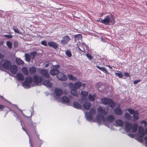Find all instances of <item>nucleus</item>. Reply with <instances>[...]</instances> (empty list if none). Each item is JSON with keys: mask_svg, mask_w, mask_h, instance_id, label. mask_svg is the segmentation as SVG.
Here are the masks:
<instances>
[{"mask_svg": "<svg viewBox=\"0 0 147 147\" xmlns=\"http://www.w3.org/2000/svg\"><path fill=\"white\" fill-rule=\"evenodd\" d=\"M45 67H48L49 66V64H51L50 63H49L47 61L45 63Z\"/></svg>", "mask_w": 147, "mask_h": 147, "instance_id": "nucleus-61", "label": "nucleus"}, {"mask_svg": "<svg viewBox=\"0 0 147 147\" xmlns=\"http://www.w3.org/2000/svg\"><path fill=\"white\" fill-rule=\"evenodd\" d=\"M13 113L14 116L16 117L17 119H19V117L18 114L15 111H13Z\"/></svg>", "mask_w": 147, "mask_h": 147, "instance_id": "nucleus-58", "label": "nucleus"}, {"mask_svg": "<svg viewBox=\"0 0 147 147\" xmlns=\"http://www.w3.org/2000/svg\"><path fill=\"white\" fill-rule=\"evenodd\" d=\"M115 74L116 76H118L119 78H122L123 76V74L120 72L118 73L115 72Z\"/></svg>", "mask_w": 147, "mask_h": 147, "instance_id": "nucleus-46", "label": "nucleus"}, {"mask_svg": "<svg viewBox=\"0 0 147 147\" xmlns=\"http://www.w3.org/2000/svg\"><path fill=\"white\" fill-rule=\"evenodd\" d=\"M40 73L42 76H44L45 78H49L50 75L47 70L44 69H41L40 71Z\"/></svg>", "mask_w": 147, "mask_h": 147, "instance_id": "nucleus-7", "label": "nucleus"}, {"mask_svg": "<svg viewBox=\"0 0 147 147\" xmlns=\"http://www.w3.org/2000/svg\"><path fill=\"white\" fill-rule=\"evenodd\" d=\"M10 71L13 74H15L17 72L18 68L16 65H11L9 68Z\"/></svg>", "mask_w": 147, "mask_h": 147, "instance_id": "nucleus-9", "label": "nucleus"}, {"mask_svg": "<svg viewBox=\"0 0 147 147\" xmlns=\"http://www.w3.org/2000/svg\"><path fill=\"white\" fill-rule=\"evenodd\" d=\"M43 84L48 88H51L52 87V83L49 80L46 79L44 80L43 79Z\"/></svg>", "mask_w": 147, "mask_h": 147, "instance_id": "nucleus-16", "label": "nucleus"}, {"mask_svg": "<svg viewBox=\"0 0 147 147\" xmlns=\"http://www.w3.org/2000/svg\"><path fill=\"white\" fill-rule=\"evenodd\" d=\"M32 78L30 76H28L25 78L24 82L26 83L31 84L32 82Z\"/></svg>", "mask_w": 147, "mask_h": 147, "instance_id": "nucleus-31", "label": "nucleus"}, {"mask_svg": "<svg viewBox=\"0 0 147 147\" xmlns=\"http://www.w3.org/2000/svg\"><path fill=\"white\" fill-rule=\"evenodd\" d=\"M71 93L73 96H78V94L75 89H71Z\"/></svg>", "mask_w": 147, "mask_h": 147, "instance_id": "nucleus-36", "label": "nucleus"}, {"mask_svg": "<svg viewBox=\"0 0 147 147\" xmlns=\"http://www.w3.org/2000/svg\"><path fill=\"white\" fill-rule=\"evenodd\" d=\"M59 72V71L58 69L51 68V69L50 71V74L53 76H55L58 75Z\"/></svg>", "mask_w": 147, "mask_h": 147, "instance_id": "nucleus-20", "label": "nucleus"}, {"mask_svg": "<svg viewBox=\"0 0 147 147\" xmlns=\"http://www.w3.org/2000/svg\"><path fill=\"white\" fill-rule=\"evenodd\" d=\"M52 66L53 67H52L53 68H54L55 69H58L60 67V65H52Z\"/></svg>", "mask_w": 147, "mask_h": 147, "instance_id": "nucleus-55", "label": "nucleus"}, {"mask_svg": "<svg viewBox=\"0 0 147 147\" xmlns=\"http://www.w3.org/2000/svg\"><path fill=\"white\" fill-rule=\"evenodd\" d=\"M27 125L29 130H32V133L33 134L34 133L38 136H40L38 134L36 128V124L31 119L28 120L27 122Z\"/></svg>", "mask_w": 147, "mask_h": 147, "instance_id": "nucleus-3", "label": "nucleus"}, {"mask_svg": "<svg viewBox=\"0 0 147 147\" xmlns=\"http://www.w3.org/2000/svg\"><path fill=\"white\" fill-rule=\"evenodd\" d=\"M22 71L23 73L25 75H28V69L27 68L25 67H24L22 69Z\"/></svg>", "mask_w": 147, "mask_h": 147, "instance_id": "nucleus-43", "label": "nucleus"}, {"mask_svg": "<svg viewBox=\"0 0 147 147\" xmlns=\"http://www.w3.org/2000/svg\"><path fill=\"white\" fill-rule=\"evenodd\" d=\"M124 75L126 77H128L129 76V74L128 72H124Z\"/></svg>", "mask_w": 147, "mask_h": 147, "instance_id": "nucleus-63", "label": "nucleus"}, {"mask_svg": "<svg viewBox=\"0 0 147 147\" xmlns=\"http://www.w3.org/2000/svg\"><path fill=\"white\" fill-rule=\"evenodd\" d=\"M38 140H37V144L38 145V147H40L41 145L42 144L43 141L41 140L39 138V137L37 136Z\"/></svg>", "mask_w": 147, "mask_h": 147, "instance_id": "nucleus-38", "label": "nucleus"}, {"mask_svg": "<svg viewBox=\"0 0 147 147\" xmlns=\"http://www.w3.org/2000/svg\"><path fill=\"white\" fill-rule=\"evenodd\" d=\"M25 59L26 61L28 62L30 61L31 60L30 56L29 54L26 53L25 54Z\"/></svg>", "mask_w": 147, "mask_h": 147, "instance_id": "nucleus-34", "label": "nucleus"}, {"mask_svg": "<svg viewBox=\"0 0 147 147\" xmlns=\"http://www.w3.org/2000/svg\"><path fill=\"white\" fill-rule=\"evenodd\" d=\"M138 134L140 137H143L145 135L144 128L142 127H140L139 128Z\"/></svg>", "mask_w": 147, "mask_h": 147, "instance_id": "nucleus-19", "label": "nucleus"}, {"mask_svg": "<svg viewBox=\"0 0 147 147\" xmlns=\"http://www.w3.org/2000/svg\"><path fill=\"white\" fill-rule=\"evenodd\" d=\"M96 96L95 94L93 95H91L90 94L88 96V97L89 100L91 101H94L95 100V97Z\"/></svg>", "mask_w": 147, "mask_h": 147, "instance_id": "nucleus-37", "label": "nucleus"}, {"mask_svg": "<svg viewBox=\"0 0 147 147\" xmlns=\"http://www.w3.org/2000/svg\"><path fill=\"white\" fill-rule=\"evenodd\" d=\"M140 123L141 124H143L144 126H146L147 125V122L145 120H143L140 121Z\"/></svg>", "mask_w": 147, "mask_h": 147, "instance_id": "nucleus-57", "label": "nucleus"}, {"mask_svg": "<svg viewBox=\"0 0 147 147\" xmlns=\"http://www.w3.org/2000/svg\"><path fill=\"white\" fill-rule=\"evenodd\" d=\"M68 79L70 80L76 81L77 80V78L73 76V75L71 74L67 76Z\"/></svg>", "mask_w": 147, "mask_h": 147, "instance_id": "nucleus-35", "label": "nucleus"}, {"mask_svg": "<svg viewBox=\"0 0 147 147\" xmlns=\"http://www.w3.org/2000/svg\"><path fill=\"white\" fill-rule=\"evenodd\" d=\"M66 55L69 57H71V52L68 50L67 51L65 52Z\"/></svg>", "mask_w": 147, "mask_h": 147, "instance_id": "nucleus-51", "label": "nucleus"}, {"mask_svg": "<svg viewBox=\"0 0 147 147\" xmlns=\"http://www.w3.org/2000/svg\"><path fill=\"white\" fill-rule=\"evenodd\" d=\"M29 71L30 74L32 75L35 73L36 71V68L34 67H32L29 68Z\"/></svg>", "mask_w": 147, "mask_h": 147, "instance_id": "nucleus-29", "label": "nucleus"}, {"mask_svg": "<svg viewBox=\"0 0 147 147\" xmlns=\"http://www.w3.org/2000/svg\"><path fill=\"white\" fill-rule=\"evenodd\" d=\"M37 54V52L36 51L32 52L30 53V56L31 59L32 60L34 59L36 55Z\"/></svg>", "mask_w": 147, "mask_h": 147, "instance_id": "nucleus-33", "label": "nucleus"}, {"mask_svg": "<svg viewBox=\"0 0 147 147\" xmlns=\"http://www.w3.org/2000/svg\"><path fill=\"white\" fill-rule=\"evenodd\" d=\"M13 30H14L15 33L19 34H21V32H20L19 31L18 28L16 27H15V26H13Z\"/></svg>", "mask_w": 147, "mask_h": 147, "instance_id": "nucleus-44", "label": "nucleus"}, {"mask_svg": "<svg viewBox=\"0 0 147 147\" xmlns=\"http://www.w3.org/2000/svg\"><path fill=\"white\" fill-rule=\"evenodd\" d=\"M119 107H117L114 110V113L117 115H121L123 114V111L122 110L119 108L120 105L119 104Z\"/></svg>", "mask_w": 147, "mask_h": 147, "instance_id": "nucleus-12", "label": "nucleus"}, {"mask_svg": "<svg viewBox=\"0 0 147 147\" xmlns=\"http://www.w3.org/2000/svg\"><path fill=\"white\" fill-rule=\"evenodd\" d=\"M98 113H101L100 114L106 115V114L105 111L101 107L98 108Z\"/></svg>", "mask_w": 147, "mask_h": 147, "instance_id": "nucleus-32", "label": "nucleus"}, {"mask_svg": "<svg viewBox=\"0 0 147 147\" xmlns=\"http://www.w3.org/2000/svg\"><path fill=\"white\" fill-rule=\"evenodd\" d=\"M74 37L76 40H81L82 38V36L81 34L75 35Z\"/></svg>", "mask_w": 147, "mask_h": 147, "instance_id": "nucleus-39", "label": "nucleus"}, {"mask_svg": "<svg viewBox=\"0 0 147 147\" xmlns=\"http://www.w3.org/2000/svg\"><path fill=\"white\" fill-rule=\"evenodd\" d=\"M70 40H71V39L69 36H65L63 37L61 41V43L63 45H65Z\"/></svg>", "mask_w": 147, "mask_h": 147, "instance_id": "nucleus-15", "label": "nucleus"}, {"mask_svg": "<svg viewBox=\"0 0 147 147\" xmlns=\"http://www.w3.org/2000/svg\"><path fill=\"white\" fill-rule=\"evenodd\" d=\"M3 36L4 37L8 38H11L13 36L11 35L5 34Z\"/></svg>", "mask_w": 147, "mask_h": 147, "instance_id": "nucleus-56", "label": "nucleus"}, {"mask_svg": "<svg viewBox=\"0 0 147 147\" xmlns=\"http://www.w3.org/2000/svg\"><path fill=\"white\" fill-rule=\"evenodd\" d=\"M141 81L140 80H134V84H136L140 82Z\"/></svg>", "mask_w": 147, "mask_h": 147, "instance_id": "nucleus-59", "label": "nucleus"}, {"mask_svg": "<svg viewBox=\"0 0 147 147\" xmlns=\"http://www.w3.org/2000/svg\"><path fill=\"white\" fill-rule=\"evenodd\" d=\"M86 55L90 60H91L92 59L93 57L90 54L87 53L86 54Z\"/></svg>", "mask_w": 147, "mask_h": 147, "instance_id": "nucleus-50", "label": "nucleus"}, {"mask_svg": "<svg viewBox=\"0 0 147 147\" xmlns=\"http://www.w3.org/2000/svg\"><path fill=\"white\" fill-rule=\"evenodd\" d=\"M69 99L67 96H64L61 98V102L63 103H69Z\"/></svg>", "mask_w": 147, "mask_h": 147, "instance_id": "nucleus-25", "label": "nucleus"}, {"mask_svg": "<svg viewBox=\"0 0 147 147\" xmlns=\"http://www.w3.org/2000/svg\"><path fill=\"white\" fill-rule=\"evenodd\" d=\"M143 137H140V136H138L137 137L136 140L139 142H142L143 141V140L142 139Z\"/></svg>", "mask_w": 147, "mask_h": 147, "instance_id": "nucleus-54", "label": "nucleus"}, {"mask_svg": "<svg viewBox=\"0 0 147 147\" xmlns=\"http://www.w3.org/2000/svg\"><path fill=\"white\" fill-rule=\"evenodd\" d=\"M49 46L50 47H53L54 49H56L58 47V44L53 41L49 42L48 43Z\"/></svg>", "mask_w": 147, "mask_h": 147, "instance_id": "nucleus-18", "label": "nucleus"}, {"mask_svg": "<svg viewBox=\"0 0 147 147\" xmlns=\"http://www.w3.org/2000/svg\"><path fill=\"white\" fill-rule=\"evenodd\" d=\"M115 122L117 126L122 127L123 125V122L121 119H117L115 120Z\"/></svg>", "mask_w": 147, "mask_h": 147, "instance_id": "nucleus-27", "label": "nucleus"}, {"mask_svg": "<svg viewBox=\"0 0 147 147\" xmlns=\"http://www.w3.org/2000/svg\"><path fill=\"white\" fill-rule=\"evenodd\" d=\"M70 84L72 87L75 89H78L81 87L82 85V83L79 81H76L74 84L70 83Z\"/></svg>", "mask_w": 147, "mask_h": 147, "instance_id": "nucleus-8", "label": "nucleus"}, {"mask_svg": "<svg viewBox=\"0 0 147 147\" xmlns=\"http://www.w3.org/2000/svg\"><path fill=\"white\" fill-rule=\"evenodd\" d=\"M127 110L128 111L129 113L131 114H133L136 111H134V110L131 109H127Z\"/></svg>", "mask_w": 147, "mask_h": 147, "instance_id": "nucleus-52", "label": "nucleus"}, {"mask_svg": "<svg viewBox=\"0 0 147 147\" xmlns=\"http://www.w3.org/2000/svg\"><path fill=\"white\" fill-rule=\"evenodd\" d=\"M31 111H30L31 115L29 116L30 117H31L32 116V114L34 113V108L33 107H31Z\"/></svg>", "mask_w": 147, "mask_h": 147, "instance_id": "nucleus-60", "label": "nucleus"}, {"mask_svg": "<svg viewBox=\"0 0 147 147\" xmlns=\"http://www.w3.org/2000/svg\"><path fill=\"white\" fill-rule=\"evenodd\" d=\"M6 45L9 49H11L12 47V43L10 41H7L6 42Z\"/></svg>", "mask_w": 147, "mask_h": 147, "instance_id": "nucleus-48", "label": "nucleus"}, {"mask_svg": "<svg viewBox=\"0 0 147 147\" xmlns=\"http://www.w3.org/2000/svg\"><path fill=\"white\" fill-rule=\"evenodd\" d=\"M124 123L125 124V130L127 132H129L131 129L132 125L129 122L127 121H125Z\"/></svg>", "mask_w": 147, "mask_h": 147, "instance_id": "nucleus-11", "label": "nucleus"}, {"mask_svg": "<svg viewBox=\"0 0 147 147\" xmlns=\"http://www.w3.org/2000/svg\"><path fill=\"white\" fill-rule=\"evenodd\" d=\"M22 129L26 132V134L28 135V136L29 137V143L30 144V147H34H34H35V145L34 144V143H33V141H32L31 140V138L29 134L27 132V131L24 127H23V126H22Z\"/></svg>", "mask_w": 147, "mask_h": 147, "instance_id": "nucleus-10", "label": "nucleus"}, {"mask_svg": "<svg viewBox=\"0 0 147 147\" xmlns=\"http://www.w3.org/2000/svg\"><path fill=\"white\" fill-rule=\"evenodd\" d=\"M86 48L87 45L84 43H80L78 47L79 50L83 52L85 51V48Z\"/></svg>", "mask_w": 147, "mask_h": 147, "instance_id": "nucleus-13", "label": "nucleus"}, {"mask_svg": "<svg viewBox=\"0 0 147 147\" xmlns=\"http://www.w3.org/2000/svg\"><path fill=\"white\" fill-rule=\"evenodd\" d=\"M114 16L112 14L108 15L105 17L104 19H100L99 21L105 25H113L115 23Z\"/></svg>", "mask_w": 147, "mask_h": 147, "instance_id": "nucleus-2", "label": "nucleus"}, {"mask_svg": "<svg viewBox=\"0 0 147 147\" xmlns=\"http://www.w3.org/2000/svg\"><path fill=\"white\" fill-rule=\"evenodd\" d=\"M41 43L42 45L45 46L47 47L48 46V45L46 40H44L42 41L41 42Z\"/></svg>", "mask_w": 147, "mask_h": 147, "instance_id": "nucleus-53", "label": "nucleus"}, {"mask_svg": "<svg viewBox=\"0 0 147 147\" xmlns=\"http://www.w3.org/2000/svg\"><path fill=\"white\" fill-rule=\"evenodd\" d=\"M28 83L24 82L22 83V85L25 88H29L31 87V86Z\"/></svg>", "mask_w": 147, "mask_h": 147, "instance_id": "nucleus-42", "label": "nucleus"}, {"mask_svg": "<svg viewBox=\"0 0 147 147\" xmlns=\"http://www.w3.org/2000/svg\"><path fill=\"white\" fill-rule=\"evenodd\" d=\"M95 113V110L94 108H91L89 112L85 113V117L86 120L89 121H91L93 119V117Z\"/></svg>", "mask_w": 147, "mask_h": 147, "instance_id": "nucleus-4", "label": "nucleus"}, {"mask_svg": "<svg viewBox=\"0 0 147 147\" xmlns=\"http://www.w3.org/2000/svg\"><path fill=\"white\" fill-rule=\"evenodd\" d=\"M109 98H107L106 97L102 98L100 99L101 103L102 104L105 105H107Z\"/></svg>", "mask_w": 147, "mask_h": 147, "instance_id": "nucleus-24", "label": "nucleus"}, {"mask_svg": "<svg viewBox=\"0 0 147 147\" xmlns=\"http://www.w3.org/2000/svg\"><path fill=\"white\" fill-rule=\"evenodd\" d=\"M88 94V92L85 91H82L81 94L82 96L84 97H86L87 96Z\"/></svg>", "mask_w": 147, "mask_h": 147, "instance_id": "nucleus-49", "label": "nucleus"}, {"mask_svg": "<svg viewBox=\"0 0 147 147\" xmlns=\"http://www.w3.org/2000/svg\"><path fill=\"white\" fill-rule=\"evenodd\" d=\"M9 102V103H10V104H11V105L12 106H13V107H14V106H16V107L17 108L18 110H20V111H21V112H22V114H23V115L24 116H25V117H27V118H28V117H29V116H26V115H25V114L23 113V112H22V110H21V109H19V108H18V107L16 106V105H14V104H12L10 102Z\"/></svg>", "mask_w": 147, "mask_h": 147, "instance_id": "nucleus-47", "label": "nucleus"}, {"mask_svg": "<svg viewBox=\"0 0 147 147\" xmlns=\"http://www.w3.org/2000/svg\"><path fill=\"white\" fill-rule=\"evenodd\" d=\"M17 80H18L23 81L24 80V77L23 74L21 73H18L16 74Z\"/></svg>", "mask_w": 147, "mask_h": 147, "instance_id": "nucleus-22", "label": "nucleus"}, {"mask_svg": "<svg viewBox=\"0 0 147 147\" xmlns=\"http://www.w3.org/2000/svg\"><path fill=\"white\" fill-rule=\"evenodd\" d=\"M11 64V62L10 61L7 60L4 61L3 64V66L5 69L7 70H9Z\"/></svg>", "mask_w": 147, "mask_h": 147, "instance_id": "nucleus-14", "label": "nucleus"}, {"mask_svg": "<svg viewBox=\"0 0 147 147\" xmlns=\"http://www.w3.org/2000/svg\"><path fill=\"white\" fill-rule=\"evenodd\" d=\"M54 92L57 96H60L63 93V90L60 88H56L55 89Z\"/></svg>", "mask_w": 147, "mask_h": 147, "instance_id": "nucleus-17", "label": "nucleus"}, {"mask_svg": "<svg viewBox=\"0 0 147 147\" xmlns=\"http://www.w3.org/2000/svg\"><path fill=\"white\" fill-rule=\"evenodd\" d=\"M73 107L76 109H80L82 108L81 105L77 101H74L73 103Z\"/></svg>", "mask_w": 147, "mask_h": 147, "instance_id": "nucleus-23", "label": "nucleus"}, {"mask_svg": "<svg viewBox=\"0 0 147 147\" xmlns=\"http://www.w3.org/2000/svg\"><path fill=\"white\" fill-rule=\"evenodd\" d=\"M132 131L133 132H136L137 130V125L136 124H133L132 128Z\"/></svg>", "mask_w": 147, "mask_h": 147, "instance_id": "nucleus-41", "label": "nucleus"}, {"mask_svg": "<svg viewBox=\"0 0 147 147\" xmlns=\"http://www.w3.org/2000/svg\"><path fill=\"white\" fill-rule=\"evenodd\" d=\"M107 105L111 108H113L116 106V103L114 102L112 99H110Z\"/></svg>", "mask_w": 147, "mask_h": 147, "instance_id": "nucleus-21", "label": "nucleus"}, {"mask_svg": "<svg viewBox=\"0 0 147 147\" xmlns=\"http://www.w3.org/2000/svg\"><path fill=\"white\" fill-rule=\"evenodd\" d=\"M91 104L90 103L86 102L83 105V107L86 110L89 109L91 107Z\"/></svg>", "mask_w": 147, "mask_h": 147, "instance_id": "nucleus-30", "label": "nucleus"}, {"mask_svg": "<svg viewBox=\"0 0 147 147\" xmlns=\"http://www.w3.org/2000/svg\"><path fill=\"white\" fill-rule=\"evenodd\" d=\"M16 63L19 65H23L24 62L21 59L19 58L16 59Z\"/></svg>", "mask_w": 147, "mask_h": 147, "instance_id": "nucleus-40", "label": "nucleus"}, {"mask_svg": "<svg viewBox=\"0 0 147 147\" xmlns=\"http://www.w3.org/2000/svg\"><path fill=\"white\" fill-rule=\"evenodd\" d=\"M57 78L58 80L62 81H65L67 79V77L61 72L59 73L57 76Z\"/></svg>", "mask_w": 147, "mask_h": 147, "instance_id": "nucleus-5", "label": "nucleus"}, {"mask_svg": "<svg viewBox=\"0 0 147 147\" xmlns=\"http://www.w3.org/2000/svg\"><path fill=\"white\" fill-rule=\"evenodd\" d=\"M139 112L137 111H136L133 114V118L134 121H135L139 119Z\"/></svg>", "mask_w": 147, "mask_h": 147, "instance_id": "nucleus-28", "label": "nucleus"}, {"mask_svg": "<svg viewBox=\"0 0 147 147\" xmlns=\"http://www.w3.org/2000/svg\"><path fill=\"white\" fill-rule=\"evenodd\" d=\"M96 67L99 70L105 73L106 74L109 75L110 73L108 72L104 67H101L98 65L96 66Z\"/></svg>", "mask_w": 147, "mask_h": 147, "instance_id": "nucleus-26", "label": "nucleus"}, {"mask_svg": "<svg viewBox=\"0 0 147 147\" xmlns=\"http://www.w3.org/2000/svg\"><path fill=\"white\" fill-rule=\"evenodd\" d=\"M43 79L38 75H35L33 76L34 82L36 84H38L42 82Z\"/></svg>", "mask_w": 147, "mask_h": 147, "instance_id": "nucleus-6", "label": "nucleus"}, {"mask_svg": "<svg viewBox=\"0 0 147 147\" xmlns=\"http://www.w3.org/2000/svg\"><path fill=\"white\" fill-rule=\"evenodd\" d=\"M128 135L130 137L133 138L134 137V135L130 133L128 134Z\"/></svg>", "mask_w": 147, "mask_h": 147, "instance_id": "nucleus-62", "label": "nucleus"}, {"mask_svg": "<svg viewBox=\"0 0 147 147\" xmlns=\"http://www.w3.org/2000/svg\"><path fill=\"white\" fill-rule=\"evenodd\" d=\"M124 116L125 117L127 120H129L131 117L130 114L127 113H125Z\"/></svg>", "mask_w": 147, "mask_h": 147, "instance_id": "nucleus-45", "label": "nucleus"}, {"mask_svg": "<svg viewBox=\"0 0 147 147\" xmlns=\"http://www.w3.org/2000/svg\"><path fill=\"white\" fill-rule=\"evenodd\" d=\"M115 119L114 117L111 115H108L105 118L103 115L98 114L96 117L94 122L100 123L102 121L105 122L107 121L109 123H111L115 120Z\"/></svg>", "mask_w": 147, "mask_h": 147, "instance_id": "nucleus-1", "label": "nucleus"}, {"mask_svg": "<svg viewBox=\"0 0 147 147\" xmlns=\"http://www.w3.org/2000/svg\"><path fill=\"white\" fill-rule=\"evenodd\" d=\"M18 43L17 42H15L14 43V47L16 48L17 47Z\"/></svg>", "mask_w": 147, "mask_h": 147, "instance_id": "nucleus-64", "label": "nucleus"}]
</instances>
